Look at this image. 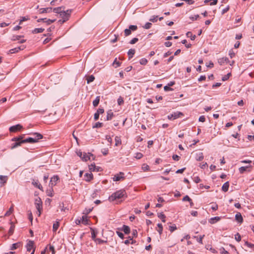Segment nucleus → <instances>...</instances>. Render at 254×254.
Here are the masks:
<instances>
[{
  "label": "nucleus",
  "mask_w": 254,
  "mask_h": 254,
  "mask_svg": "<svg viewBox=\"0 0 254 254\" xmlns=\"http://www.w3.org/2000/svg\"><path fill=\"white\" fill-rule=\"evenodd\" d=\"M95 242L98 243L99 244H103L104 243H106V241H104L103 240H102L99 238H96V240L94 241Z\"/></svg>",
  "instance_id": "obj_50"
},
{
  "label": "nucleus",
  "mask_w": 254,
  "mask_h": 254,
  "mask_svg": "<svg viewBox=\"0 0 254 254\" xmlns=\"http://www.w3.org/2000/svg\"><path fill=\"white\" fill-rule=\"evenodd\" d=\"M59 227V222H56V223H54L53 226V230L54 232H56L58 228Z\"/></svg>",
  "instance_id": "obj_39"
},
{
  "label": "nucleus",
  "mask_w": 254,
  "mask_h": 254,
  "mask_svg": "<svg viewBox=\"0 0 254 254\" xmlns=\"http://www.w3.org/2000/svg\"><path fill=\"white\" fill-rule=\"evenodd\" d=\"M103 126V123L100 122H97L95 124V125L93 126V128H99Z\"/></svg>",
  "instance_id": "obj_48"
},
{
  "label": "nucleus",
  "mask_w": 254,
  "mask_h": 254,
  "mask_svg": "<svg viewBox=\"0 0 254 254\" xmlns=\"http://www.w3.org/2000/svg\"><path fill=\"white\" fill-rule=\"evenodd\" d=\"M91 229V237H92V239L95 241L96 239V236H97V232L94 230V229L91 228H90Z\"/></svg>",
  "instance_id": "obj_26"
},
{
  "label": "nucleus",
  "mask_w": 254,
  "mask_h": 254,
  "mask_svg": "<svg viewBox=\"0 0 254 254\" xmlns=\"http://www.w3.org/2000/svg\"><path fill=\"white\" fill-rule=\"evenodd\" d=\"M158 217L162 220V222H165L166 216L162 212L158 213Z\"/></svg>",
  "instance_id": "obj_35"
},
{
  "label": "nucleus",
  "mask_w": 254,
  "mask_h": 254,
  "mask_svg": "<svg viewBox=\"0 0 254 254\" xmlns=\"http://www.w3.org/2000/svg\"><path fill=\"white\" fill-rule=\"evenodd\" d=\"M157 18L158 16L153 15L149 19V21L153 23L156 22L157 21Z\"/></svg>",
  "instance_id": "obj_47"
},
{
  "label": "nucleus",
  "mask_w": 254,
  "mask_h": 254,
  "mask_svg": "<svg viewBox=\"0 0 254 254\" xmlns=\"http://www.w3.org/2000/svg\"><path fill=\"white\" fill-rule=\"evenodd\" d=\"M152 23L150 22H146L145 24L143 26V28L145 29H149L151 27Z\"/></svg>",
  "instance_id": "obj_44"
},
{
  "label": "nucleus",
  "mask_w": 254,
  "mask_h": 254,
  "mask_svg": "<svg viewBox=\"0 0 254 254\" xmlns=\"http://www.w3.org/2000/svg\"><path fill=\"white\" fill-rule=\"evenodd\" d=\"M25 48V46H21L18 47H16L15 48L10 49L9 51V53L10 54H14L18 53L19 51L22 50Z\"/></svg>",
  "instance_id": "obj_9"
},
{
  "label": "nucleus",
  "mask_w": 254,
  "mask_h": 254,
  "mask_svg": "<svg viewBox=\"0 0 254 254\" xmlns=\"http://www.w3.org/2000/svg\"><path fill=\"white\" fill-rule=\"evenodd\" d=\"M32 184L36 188H38L40 190H42V186L40 184H39L38 181H33L32 182Z\"/></svg>",
  "instance_id": "obj_31"
},
{
  "label": "nucleus",
  "mask_w": 254,
  "mask_h": 254,
  "mask_svg": "<svg viewBox=\"0 0 254 254\" xmlns=\"http://www.w3.org/2000/svg\"><path fill=\"white\" fill-rule=\"evenodd\" d=\"M199 18V15L198 14L195 15L194 16H191L190 17V19L192 21H195L197 20Z\"/></svg>",
  "instance_id": "obj_54"
},
{
  "label": "nucleus",
  "mask_w": 254,
  "mask_h": 254,
  "mask_svg": "<svg viewBox=\"0 0 254 254\" xmlns=\"http://www.w3.org/2000/svg\"><path fill=\"white\" fill-rule=\"evenodd\" d=\"M132 237H129V238L130 240H132V242H131V244H133L135 241H133L132 240V238L133 237H136L137 236V231L136 230H133L132 231Z\"/></svg>",
  "instance_id": "obj_29"
},
{
  "label": "nucleus",
  "mask_w": 254,
  "mask_h": 254,
  "mask_svg": "<svg viewBox=\"0 0 254 254\" xmlns=\"http://www.w3.org/2000/svg\"><path fill=\"white\" fill-rule=\"evenodd\" d=\"M0 181L1 184H4L7 181V176L0 175Z\"/></svg>",
  "instance_id": "obj_33"
},
{
  "label": "nucleus",
  "mask_w": 254,
  "mask_h": 254,
  "mask_svg": "<svg viewBox=\"0 0 254 254\" xmlns=\"http://www.w3.org/2000/svg\"><path fill=\"white\" fill-rule=\"evenodd\" d=\"M229 187V182H227L225 183L223 185L222 187V190L226 192L228 190Z\"/></svg>",
  "instance_id": "obj_23"
},
{
  "label": "nucleus",
  "mask_w": 254,
  "mask_h": 254,
  "mask_svg": "<svg viewBox=\"0 0 254 254\" xmlns=\"http://www.w3.org/2000/svg\"><path fill=\"white\" fill-rule=\"evenodd\" d=\"M56 20V19H47V20H45L44 22L46 23V24L47 25H50L51 23L54 22Z\"/></svg>",
  "instance_id": "obj_45"
},
{
  "label": "nucleus",
  "mask_w": 254,
  "mask_h": 254,
  "mask_svg": "<svg viewBox=\"0 0 254 254\" xmlns=\"http://www.w3.org/2000/svg\"><path fill=\"white\" fill-rule=\"evenodd\" d=\"M25 136V134H22L17 137H14L12 138V141H15V143L16 144L17 147L21 146L22 143H25L24 142H23V138Z\"/></svg>",
  "instance_id": "obj_3"
},
{
  "label": "nucleus",
  "mask_w": 254,
  "mask_h": 254,
  "mask_svg": "<svg viewBox=\"0 0 254 254\" xmlns=\"http://www.w3.org/2000/svg\"><path fill=\"white\" fill-rule=\"evenodd\" d=\"M63 9H64V7L61 6L58 7L54 8L52 10H53V11L56 13H58L60 15V12H62L63 10Z\"/></svg>",
  "instance_id": "obj_28"
},
{
  "label": "nucleus",
  "mask_w": 254,
  "mask_h": 254,
  "mask_svg": "<svg viewBox=\"0 0 254 254\" xmlns=\"http://www.w3.org/2000/svg\"><path fill=\"white\" fill-rule=\"evenodd\" d=\"M142 169L144 171H149V166L146 164H143L142 165V167H141Z\"/></svg>",
  "instance_id": "obj_43"
},
{
  "label": "nucleus",
  "mask_w": 254,
  "mask_h": 254,
  "mask_svg": "<svg viewBox=\"0 0 254 254\" xmlns=\"http://www.w3.org/2000/svg\"><path fill=\"white\" fill-rule=\"evenodd\" d=\"M252 165H249L246 166L241 167L239 168V171L240 174H244V172L246 171H248L249 172L251 171V169L252 168Z\"/></svg>",
  "instance_id": "obj_6"
},
{
  "label": "nucleus",
  "mask_w": 254,
  "mask_h": 254,
  "mask_svg": "<svg viewBox=\"0 0 254 254\" xmlns=\"http://www.w3.org/2000/svg\"><path fill=\"white\" fill-rule=\"evenodd\" d=\"M114 116V113L112 112V111L111 110H109L107 112L106 120L107 121L111 120Z\"/></svg>",
  "instance_id": "obj_15"
},
{
  "label": "nucleus",
  "mask_w": 254,
  "mask_h": 254,
  "mask_svg": "<svg viewBox=\"0 0 254 254\" xmlns=\"http://www.w3.org/2000/svg\"><path fill=\"white\" fill-rule=\"evenodd\" d=\"M230 75V73L227 74L222 78V80L224 81L227 80L229 78Z\"/></svg>",
  "instance_id": "obj_53"
},
{
  "label": "nucleus",
  "mask_w": 254,
  "mask_h": 254,
  "mask_svg": "<svg viewBox=\"0 0 254 254\" xmlns=\"http://www.w3.org/2000/svg\"><path fill=\"white\" fill-rule=\"evenodd\" d=\"M235 239L238 242H240L241 240V236L239 233H237L235 235Z\"/></svg>",
  "instance_id": "obj_51"
},
{
  "label": "nucleus",
  "mask_w": 254,
  "mask_h": 254,
  "mask_svg": "<svg viewBox=\"0 0 254 254\" xmlns=\"http://www.w3.org/2000/svg\"><path fill=\"white\" fill-rule=\"evenodd\" d=\"M135 53V50L134 49H130L128 50V51L127 52V55L128 56L129 59H130L133 57Z\"/></svg>",
  "instance_id": "obj_24"
},
{
  "label": "nucleus",
  "mask_w": 254,
  "mask_h": 254,
  "mask_svg": "<svg viewBox=\"0 0 254 254\" xmlns=\"http://www.w3.org/2000/svg\"><path fill=\"white\" fill-rule=\"evenodd\" d=\"M22 128L23 127L21 125L17 124L10 127L9 128V130L10 132H16L21 130Z\"/></svg>",
  "instance_id": "obj_7"
},
{
  "label": "nucleus",
  "mask_w": 254,
  "mask_h": 254,
  "mask_svg": "<svg viewBox=\"0 0 254 254\" xmlns=\"http://www.w3.org/2000/svg\"><path fill=\"white\" fill-rule=\"evenodd\" d=\"M131 31L128 28V29H126L124 31L125 32V35L126 36H129L131 33Z\"/></svg>",
  "instance_id": "obj_56"
},
{
  "label": "nucleus",
  "mask_w": 254,
  "mask_h": 254,
  "mask_svg": "<svg viewBox=\"0 0 254 254\" xmlns=\"http://www.w3.org/2000/svg\"><path fill=\"white\" fill-rule=\"evenodd\" d=\"M188 37H190L191 40H194L196 37L195 35H192L191 32H188L186 34Z\"/></svg>",
  "instance_id": "obj_36"
},
{
  "label": "nucleus",
  "mask_w": 254,
  "mask_h": 254,
  "mask_svg": "<svg viewBox=\"0 0 254 254\" xmlns=\"http://www.w3.org/2000/svg\"><path fill=\"white\" fill-rule=\"evenodd\" d=\"M53 191V188H51L49 190H47V195L50 197H52L53 196L52 192Z\"/></svg>",
  "instance_id": "obj_57"
},
{
  "label": "nucleus",
  "mask_w": 254,
  "mask_h": 254,
  "mask_svg": "<svg viewBox=\"0 0 254 254\" xmlns=\"http://www.w3.org/2000/svg\"><path fill=\"white\" fill-rule=\"evenodd\" d=\"M220 217L218 216H215L212 217L209 220V222L211 224H214L220 220Z\"/></svg>",
  "instance_id": "obj_21"
},
{
  "label": "nucleus",
  "mask_w": 254,
  "mask_h": 254,
  "mask_svg": "<svg viewBox=\"0 0 254 254\" xmlns=\"http://www.w3.org/2000/svg\"><path fill=\"white\" fill-rule=\"evenodd\" d=\"M235 219L240 223L243 222V217L240 212H237L235 215Z\"/></svg>",
  "instance_id": "obj_13"
},
{
  "label": "nucleus",
  "mask_w": 254,
  "mask_h": 254,
  "mask_svg": "<svg viewBox=\"0 0 254 254\" xmlns=\"http://www.w3.org/2000/svg\"><path fill=\"white\" fill-rule=\"evenodd\" d=\"M100 96H97L95 99L93 101V105L94 107H97L100 102Z\"/></svg>",
  "instance_id": "obj_30"
},
{
  "label": "nucleus",
  "mask_w": 254,
  "mask_h": 254,
  "mask_svg": "<svg viewBox=\"0 0 254 254\" xmlns=\"http://www.w3.org/2000/svg\"><path fill=\"white\" fill-rule=\"evenodd\" d=\"M228 62H229V59L227 57L221 58L218 60V63L221 65L224 64V63H227Z\"/></svg>",
  "instance_id": "obj_25"
},
{
  "label": "nucleus",
  "mask_w": 254,
  "mask_h": 254,
  "mask_svg": "<svg viewBox=\"0 0 254 254\" xmlns=\"http://www.w3.org/2000/svg\"><path fill=\"white\" fill-rule=\"evenodd\" d=\"M203 154L202 152H199L198 153H196L195 156V159L197 161H200L203 159Z\"/></svg>",
  "instance_id": "obj_22"
},
{
  "label": "nucleus",
  "mask_w": 254,
  "mask_h": 254,
  "mask_svg": "<svg viewBox=\"0 0 254 254\" xmlns=\"http://www.w3.org/2000/svg\"><path fill=\"white\" fill-rule=\"evenodd\" d=\"M23 35H13L11 39L12 41H17L20 40L21 38L23 37Z\"/></svg>",
  "instance_id": "obj_34"
},
{
  "label": "nucleus",
  "mask_w": 254,
  "mask_h": 254,
  "mask_svg": "<svg viewBox=\"0 0 254 254\" xmlns=\"http://www.w3.org/2000/svg\"><path fill=\"white\" fill-rule=\"evenodd\" d=\"M122 231H123L126 234H128L130 233V228L126 225H124L123 226L122 228L121 229Z\"/></svg>",
  "instance_id": "obj_17"
},
{
  "label": "nucleus",
  "mask_w": 254,
  "mask_h": 254,
  "mask_svg": "<svg viewBox=\"0 0 254 254\" xmlns=\"http://www.w3.org/2000/svg\"><path fill=\"white\" fill-rule=\"evenodd\" d=\"M95 79V77L93 75H91L87 78V82L88 84L93 81Z\"/></svg>",
  "instance_id": "obj_37"
},
{
  "label": "nucleus",
  "mask_w": 254,
  "mask_h": 254,
  "mask_svg": "<svg viewBox=\"0 0 254 254\" xmlns=\"http://www.w3.org/2000/svg\"><path fill=\"white\" fill-rule=\"evenodd\" d=\"M245 245L251 248H254V244L249 243L248 242H245Z\"/></svg>",
  "instance_id": "obj_61"
},
{
  "label": "nucleus",
  "mask_w": 254,
  "mask_h": 254,
  "mask_svg": "<svg viewBox=\"0 0 254 254\" xmlns=\"http://www.w3.org/2000/svg\"><path fill=\"white\" fill-rule=\"evenodd\" d=\"M23 142H24V143H34L36 142V140L32 137H28L24 139Z\"/></svg>",
  "instance_id": "obj_20"
},
{
  "label": "nucleus",
  "mask_w": 254,
  "mask_h": 254,
  "mask_svg": "<svg viewBox=\"0 0 254 254\" xmlns=\"http://www.w3.org/2000/svg\"><path fill=\"white\" fill-rule=\"evenodd\" d=\"M123 178H124L123 177H121V176H120L119 175L117 174L114 176V177L113 178V180H114V181H119L121 180V179H123Z\"/></svg>",
  "instance_id": "obj_41"
},
{
  "label": "nucleus",
  "mask_w": 254,
  "mask_h": 254,
  "mask_svg": "<svg viewBox=\"0 0 254 254\" xmlns=\"http://www.w3.org/2000/svg\"><path fill=\"white\" fill-rule=\"evenodd\" d=\"M42 202L39 197H37L35 200V205L38 212V215L40 216L42 210Z\"/></svg>",
  "instance_id": "obj_2"
},
{
  "label": "nucleus",
  "mask_w": 254,
  "mask_h": 254,
  "mask_svg": "<svg viewBox=\"0 0 254 254\" xmlns=\"http://www.w3.org/2000/svg\"><path fill=\"white\" fill-rule=\"evenodd\" d=\"M34 243L33 241H29L26 246L27 251L30 252L32 250H35V248L34 247Z\"/></svg>",
  "instance_id": "obj_10"
},
{
  "label": "nucleus",
  "mask_w": 254,
  "mask_h": 254,
  "mask_svg": "<svg viewBox=\"0 0 254 254\" xmlns=\"http://www.w3.org/2000/svg\"><path fill=\"white\" fill-rule=\"evenodd\" d=\"M138 41V39L137 38H134L130 41L129 44H134L136 43Z\"/></svg>",
  "instance_id": "obj_59"
},
{
  "label": "nucleus",
  "mask_w": 254,
  "mask_h": 254,
  "mask_svg": "<svg viewBox=\"0 0 254 254\" xmlns=\"http://www.w3.org/2000/svg\"><path fill=\"white\" fill-rule=\"evenodd\" d=\"M100 169V168L99 167H96L95 165V164H91L90 166H89V170L91 171H97V172H98L99 171V169Z\"/></svg>",
  "instance_id": "obj_19"
},
{
  "label": "nucleus",
  "mask_w": 254,
  "mask_h": 254,
  "mask_svg": "<svg viewBox=\"0 0 254 254\" xmlns=\"http://www.w3.org/2000/svg\"><path fill=\"white\" fill-rule=\"evenodd\" d=\"M177 227L175 224H173V225L169 226V230L171 232H173L175 230H177Z\"/></svg>",
  "instance_id": "obj_52"
},
{
  "label": "nucleus",
  "mask_w": 254,
  "mask_h": 254,
  "mask_svg": "<svg viewBox=\"0 0 254 254\" xmlns=\"http://www.w3.org/2000/svg\"><path fill=\"white\" fill-rule=\"evenodd\" d=\"M129 29L131 31H135L137 29V27L136 25H130L129 26Z\"/></svg>",
  "instance_id": "obj_62"
},
{
  "label": "nucleus",
  "mask_w": 254,
  "mask_h": 254,
  "mask_svg": "<svg viewBox=\"0 0 254 254\" xmlns=\"http://www.w3.org/2000/svg\"><path fill=\"white\" fill-rule=\"evenodd\" d=\"M44 29L42 28H35L34 30H32V33L33 34H37L39 33H42L44 31Z\"/></svg>",
  "instance_id": "obj_27"
},
{
  "label": "nucleus",
  "mask_w": 254,
  "mask_h": 254,
  "mask_svg": "<svg viewBox=\"0 0 254 254\" xmlns=\"http://www.w3.org/2000/svg\"><path fill=\"white\" fill-rule=\"evenodd\" d=\"M89 155H87L85 153H82L81 151H79L77 153V155L82 159L83 161H87L88 160L90 159V156L93 157V155L91 153H88ZM93 159H94V158H93Z\"/></svg>",
  "instance_id": "obj_4"
},
{
  "label": "nucleus",
  "mask_w": 254,
  "mask_h": 254,
  "mask_svg": "<svg viewBox=\"0 0 254 254\" xmlns=\"http://www.w3.org/2000/svg\"><path fill=\"white\" fill-rule=\"evenodd\" d=\"M193 181L195 183H198L201 181V180L199 177L196 176L194 177Z\"/></svg>",
  "instance_id": "obj_64"
},
{
  "label": "nucleus",
  "mask_w": 254,
  "mask_h": 254,
  "mask_svg": "<svg viewBox=\"0 0 254 254\" xmlns=\"http://www.w3.org/2000/svg\"><path fill=\"white\" fill-rule=\"evenodd\" d=\"M13 209L12 207H11L8 211L6 212V213L4 214V216H7L10 215V214L12 213Z\"/></svg>",
  "instance_id": "obj_55"
},
{
  "label": "nucleus",
  "mask_w": 254,
  "mask_h": 254,
  "mask_svg": "<svg viewBox=\"0 0 254 254\" xmlns=\"http://www.w3.org/2000/svg\"><path fill=\"white\" fill-rule=\"evenodd\" d=\"M183 114L181 112H176L171 114V117H173V119H176L183 116Z\"/></svg>",
  "instance_id": "obj_18"
},
{
  "label": "nucleus",
  "mask_w": 254,
  "mask_h": 254,
  "mask_svg": "<svg viewBox=\"0 0 254 254\" xmlns=\"http://www.w3.org/2000/svg\"><path fill=\"white\" fill-rule=\"evenodd\" d=\"M21 246H22V243L21 242H17L16 243L13 244L11 245V246L10 248V250H14L18 249V248H20Z\"/></svg>",
  "instance_id": "obj_14"
},
{
  "label": "nucleus",
  "mask_w": 254,
  "mask_h": 254,
  "mask_svg": "<svg viewBox=\"0 0 254 254\" xmlns=\"http://www.w3.org/2000/svg\"><path fill=\"white\" fill-rule=\"evenodd\" d=\"M157 227L159 228L158 230H157V231L158 232L160 235H161L163 232V226L161 223H158L157 224Z\"/></svg>",
  "instance_id": "obj_38"
},
{
  "label": "nucleus",
  "mask_w": 254,
  "mask_h": 254,
  "mask_svg": "<svg viewBox=\"0 0 254 254\" xmlns=\"http://www.w3.org/2000/svg\"><path fill=\"white\" fill-rule=\"evenodd\" d=\"M142 157L143 154L139 152L136 153L135 156V157L137 159H141Z\"/></svg>",
  "instance_id": "obj_58"
},
{
  "label": "nucleus",
  "mask_w": 254,
  "mask_h": 254,
  "mask_svg": "<svg viewBox=\"0 0 254 254\" xmlns=\"http://www.w3.org/2000/svg\"><path fill=\"white\" fill-rule=\"evenodd\" d=\"M81 220V222L83 224H84L85 225L88 224V218L86 215L82 216Z\"/></svg>",
  "instance_id": "obj_32"
},
{
  "label": "nucleus",
  "mask_w": 254,
  "mask_h": 254,
  "mask_svg": "<svg viewBox=\"0 0 254 254\" xmlns=\"http://www.w3.org/2000/svg\"><path fill=\"white\" fill-rule=\"evenodd\" d=\"M84 179L87 182L90 181L93 179V174L92 173H86L84 175Z\"/></svg>",
  "instance_id": "obj_16"
},
{
  "label": "nucleus",
  "mask_w": 254,
  "mask_h": 254,
  "mask_svg": "<svg viewBox=\"0 0 254 254\" xmlns=\"http://www.w3.org/2000/svg\"><path fill=\"white\" fill-rule=\"evenodd\" d=\"M148 61L145 58H142L140 60V64L141 65H146Z\"/></svg>",
  "instance_id": "obj_46"
},
{
  "label": "nucleus",
  "mask_w": 254,
  "mask_h": 254,
  "mask_svg": "<svg viewBox=\"0 0 254 254\" xmlns=\"http://www.w3.org/2000/svg\"><path fill=\"white\" fill-rule=\"evenodd\" d=\"M59 180V178L58 176H54L51 178L49 187L53 188L57 184V181Z\"/></svg>",
  "instance_id": "obj_8"
},
{
  "label": "nucleus",
  "mask_w": 254,
  "mask_h": 254,
  "mask_svg": "<svg viewBox=\"0 0 254 254\" xmlns=\"http://www.w3.org/2000/svg\"><path fill=\"white\" fill-rule=\"evenodd\" d=\"M220 250L221 254H230L223 247H222Z\"/></svg>",
  "instance_id": "obj_60"
},
{
  "label": "nucleus",
  "mask_w": 254,
  "mask_h": 254,
  "mask_svg": "<svg viewBox=\"0 0 254 254\" xmlns=\"http://www.w3.org/2000/svg\"><path fill=\"white\" fill-rule=\"evenodd\" d=\"M191 198L188 196V195H186L185 196H184L183 198V201H191Z\"/></svg>",
  "instance_id": "obj_63"
},
{
  "label": "nucleus",
  "mask_w": 254,
  "mask_h": 254,
  "mask_svg": "<svg viewBox=\"0 0 254 254\" xmlns=\"http://www.w3.org/2000/svg\"><path fill=\"white\" fill-rule=\"evenodd\" d=\"M53 8L51 7L47 8H42L39 9V13L43 14L44 13H50L52 12Z\"/></svg>",
  "instance_id": "obj_12"
},
{
  "label": "nucleus",
  "mask_w": 254,
  "mask_h": 254,
  "mask_svg": "<svg viewBox=\"0 0 254 254\" xmlns=\"http://www.w3.org/2000/svg\"><path fill=\"white\" fill-rule=\"evenodd\" d=\"M204 237V235H202V236H200L199 238H198L197 237H196V236H194V238H197V242L199 243L202 244V239Z\"/></svg>",
  "instance_id": "obj_49"
},
{
  "label": "nucleus",
  "mask_w": 254,
  "mask_h": 254,
  "mask_svg": "<svg viewBox=\"0 0 254 254\" xmlns=\"http://www.w3.org/2000/svg\"><path fill=\"white\" fill-rule=\"evenodd\" d=\"M113 65L115 64L116 66L115 67V68H117L118 67H119L121 65V63L119 61H118L117 58H116L113 63Z\"/></svg>",
  "instance_id": "obj_42"
},
{
  "label": "nucleus",
  "mask_w": 254,
  "mask_h": 254,
  "mask_svg": "<svg viewBox=\"0 0 254 254\" xmlns=\"http://www.w3.org/2000/svg\"><path fill=\"white\" fill-rule=\"evenodd\" d=\"M125 196L127 197V193L125 190H119L116 191L111 196H110L109 197V200L110 201H114L117 199L122 198Z\"/></svg>",
  "instance_id": "obj_1"
},
{
  "label": "nucleus",
  "mask_w": 254,
  "mask_h": 254,
  "mask_svg": "<svg viewBox=\"0 0 254 254\" xmlns=\"http://www.w3.org/2000/svg\"><path fill=\"white\" fill-rule=\"evenodd\" d=\"M115 140V142H116V143H115V145L116 146H118L119 144H121V143H122L121 140V139H120V138L119 137L116 136Z\"/></svg>",
  "instance_id": "obj_40"
},
{
  "label": "nucleus",
  "mask_w": 254,
  "mask_h": 254,
  "mask_svg": "<svg viewBox=\"0 0 254 254\" xmlns=\"http://www.w3.org/2000/svg\"><path fill=\"white\" fill-rule=\"evenodd\" d=\"M31 134L34 136L32 138L36 140V142H38L40 139L43 138V135L38 132H34Z\"/></svg>",
  "instance_id": "obj_11"
},
{
  "label": "nucleus",
  "mask_w": 254,
  "mask_h": 254,
  "mask_svg": "<svg viewBox=\"0 0 254 254\" xmlns=\"http://www.w3.org/2000/svg\"><path fill=\"white\" fill-rule=\"evenodd\" d=\"M72 11V10L71 9H67L65 11L63 10L62 12H60L59 15L61 18L63 19H64V18H67V19L68 20L70 16Z\"/></svg>",
  "instance_id": "obj_5"
}]
</instances>
